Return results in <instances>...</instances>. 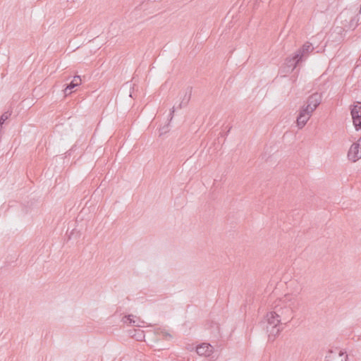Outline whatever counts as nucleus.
<instances>
[{
  "instance_id": "f257e3e1",
  "label": "nucleus",
  "mask_w": 361,
  "mask_h": 361,
  "mask_svg": "<svg viewBox=\"0 0 361 361\" xmlns=\"http://www.w3.org/2000/svg\"><path fill=\"white\" fill-rule=\"evenodd\" d=\"M300 305V301L293 295H285L275 302L273 311L267 314V331L269 340H274L283 329L281 326L293 318V314L299 309Z\"/></svg>"
},
{
  "instance_id": "f03ea898",
  "label": "nucleus",
  "mask_w": 361,
  "mask_h": 361,
  "mask_svg": "<svg viewBox=\"0 0 361 361\" xmlns=\"http://www.w3.org/2000/svg\"><path fill=\"white\" fill-rule=\"evenodd\" d=\"M322 99V94L318 92L314 93L307 98V104L303 106V107L312 112H314V111L321 104Z\"/></svg>"
},
{
  "instance_id": "7ed1b4c3",
  "label": "nucleus",
  "mask_w": 361,
  "mask_h": 361,
  "mask_svg": "<svg viewBox=\"0 0 361 361\" xmlns=\"http://www.w3.org/2000/svg\"><path fill=\"white\" fill-rule=\"evenodd\" d=\"M313 112L304 108L303 106L300 109L299 114L297 117V126L299 128H302L307 122L309 121Z\"/></svg>"
},
{
  "instance_id": "20e7f679",
  "label": "nucleus",
  "mask_w": 361,
  "mask_h": 361,
  "mask_svg": "<svg viewBox=\"0 0 361 361\" xmlns=\"http://www.w3.org/2000/svg\"><path fill=\"white\" fill-rule=\"evenodd\" d=\"M348 355L345 352L329 350L326 356V361H346Z\"/></svg>"
},
{
  "instance_id": "39448f33",
  "label": "nucleus",
  "mask_w": 361,
  "mask_h": 361,
  "mask_svg": "<svg viewBox=\"0 0 361 361\" xmlns=\"http://www.w3.org/2000/svg\"><path fill=\"white\" fill-rule=\"evenodd\" d=\"M214 348L209 343H203L196 348L197 353L200 356L209 357L213 353Z\"/></svg>"
},
{
  "instance_id": "423d86ee",
  "label": "nucleus",
  "mask_w": 361,
  "mask_h": 361,
  "mask_svg": "<svg viewBox=\"0 0 361 361\" xmlns=\"http://www.w3.org/2000/svg\"><path fill=\"white\" fill-rule=\"evenodd\" d=\"M360 147L358 145H356L355 142L353 143L348 153V159L353 162H355L357 160L361 158V149L360 150Z\"/></svg>"
},
{
  "instance_id": "0eeeda50",
  "label": "nucleus",
  "mask_w": 361,
  "mask_h": 361,
  "mask_svg": "<svg viewBox=\"0 0 361 361\" xmlns=\"http://www.w3.org/2000/svg\"><path fill=\"white\" fill-rule=\"evenodd\" d=\"M301 54L295 53L294 56L290 58H287L286 60V66L291 71H293L297 65L302 61Z\"/></svg>"
},
{
  "instance_id": "6e6552de",
  "label": "nucleus",
  "mask_w": 361,
  "mask_h": 361,
  "mask_svg": "<svg viewBox=\"0 0 361 361\" xmlns=\"http://www.w3.org/2000/svg\"><path fill=\"white\" fill-rule=\"evenodd\" d=\"M81 84V78L79 75L74 76L73 79L69 84L64 88L63 92L65 96H68L71 94L72 90L79 86Z\"/></svg>"
},
{
  "instance_id": "1a4fd4ad",
  "label": "nucleus",
  "mask_w": 361,
  "mask_h": 361,
  "mask_svg": "<svg viewBox=\"0 0 361 361\" xmlns=\"http://www.w3.org/2000/svg\"><path fill=\"white\" fill-rule=\"evenodd\" d=\"M351 116L353 121V125L357 130L361 129V115L359 114L357 111V105H355L351 109Z\"/></svg>"
},
{
  "instance_id": "9d476101",
  "label": "nucleus",
  "mask_w": 361,
  "mask_h": 361,
  "mask_svg": "<svg viewBox=\"0 0 361 361\" xmlns=\"http://www.w3.org/2000/svg\"><path fill=\"white\" fill-rule=\"evenodd\" d=\"M192 94V88L188 87L183 92V95L181 97V102L178 105V108L181 109L186 106L190 100Z\"/></svg>"
},
{
  "instance_id": "9b49d317",
  "label": "nucleus",
  "mask_w": 361,
  "mask_h": 361,
  "mask_svg": "<svg viewBox=\"0 0 361 361\" xmlns=\"http://www.w3.org/2000/svg\"><path fill=\"white\" fill-rule=\"evenodd\" d=\"M314 49V47H312V44L309 42H306L301 49H298L296 53L301 54V59H302L303 56H305L306 54L312 52Z\"/></svg>"
},
{
  "instance_id": "f8f14e48",
  "label": "nucleus",
  "mask_w": 361,
  "mask_h": 361,
  "mask_svg": "<svg viewBox=\"0 0 361 361\" xmlns=\"http://www.w3.org/2000/svg\"><path fill=\"white\" fill-rule=\"evenodd\" d=\"M134 331L135 334H133L131 336L133 338H135L137 341H142L145 338V334L143 331L140 329H135Z\"/></svg>"
},
{
  "instance_id": "ddd939ff",
  "label": "nucleus",
  "mask_w": 361,
  "mask_h": 361,
  "mask_svg": "<svg viewBox=\"0 0 361 361\" xmlns=\"http://www.w3.org/2000/svg\"><path fill=\"white\" fill-rule=\"evenodd\" d=\"M135 316H133L132 314H129V315L125 316L123 318V322L126 324H130V325L133 326V322L135 320Z\"/></svg>"
},
{
  "instance_id": "4468645a",
  "label": "nucleus",
  "mask_w": 361,
  "mask_h": 361,
  "mask_svg": "<svg viewBox=\"0 0 361 361\" xmlns=\"http://www.w3.org/2000/svg\"><path fill=\"white\" fill-rule=\"evenodd\" d=\"M142 323H144V322L140 321L139 319H135V320L133 322V326H142L141 324H142Z\"/></svg>"
},
{
  "instance_id": "2eb2a0df",
  "label": "nucleus",
  "mask_w": 361,
  "mask_h": 361,
  "mask_svg": "<svg viewBox=\"0 0 361 361\" xmlns=\"http://www.w3.org/2000/svg\"><path fill=\"white\" fill-rule=\"evenodd\" d=\"M161 333L163 334V336L165 339H169L171 338V334H169V333L165 331H162Z\"/></svg>"
},
{
  "instance_id": "dca6fc26",
  "label": "nucleus",
  "mask_w": 361,
  "mask_h": 361,
  "mask_svg": "<svg viewBox=\"0 0 361 361\" xmlns=\"http://www.w3.org/2000/svg\"><path fill=\"white\" fill-rule=\"evenodd\" d=\"M173 113H174V107L172 108V109L171 110V112L169 114V116L171 117V120L173 118Z\"/></svg>"
}]
</instances>
